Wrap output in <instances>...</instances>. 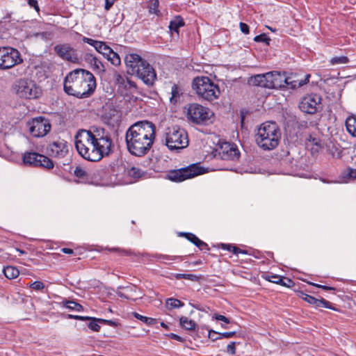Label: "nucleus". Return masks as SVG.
<instances>
[{
  "label": "nucleus",
  "mask_w": 356,
  "mask_h": 356,
  "mask_svg": "<svg viewBox=\"0 0 356 356\" xmlns=\"http://www.w3.org/2000/svg\"><path fill=\"white\" fill-rule=\"evenodd\" d=\"M156 138V127L152 122L143 120L131 125L126 131L125 141L129 152L136 156L146 155Z\"/></svg>",
  "instance_id": "nucleus-1"
},
{
  "label": "nucleus",
  "mask_w": 356,
  "mask_h": 356,
  "mask_svg": "<svg viewBox=\"0 0 356 356\" xmlns=\"http://www.w3.org/2000/svg\"><path fill=\"white\" fill-rule=\"evenodd\" d=\"M64 91L69 95L79 99L90 96L96 88L94 75L83 69H76L70 72L64 80Z\"/></svg>",
  "instance_id": "nucleus-2"
},
{
  "label": "nucleus",
  "mask_w": 356,
  "mask_h": 356,
  "mask_svg": "<svg viewBox=\"0 0 356 356\" xmlns=\"http://www.w3.org/2000/svg\"><path fill=\"white\" fill-rule=\"evenodd\" d=\"M124 60L129 73L136 74L147 85L154 83L156 79V74L147 60L134 53L127 54Z\"/></svg>",
  "instance_id": "nucleus-3"
},
{
  "label": "nucleus",
  "mask_w": 356,
  "mask_h": 356,
  "mask_svg": "<svg viewBox=\"0 0 356 356\" xmlns=\"http://www.w3.org/2000/svg\"><path fill=\"white\" fill-rule=\"evenodd\" d=\"M97 138L91 140L83 152L78 153L83 159L90 161H99L104 156H108L111 152L113 145L112 139L108 132L105 131L99 136L96 135Z\"/></svg>",
  "instance_id": "nucleus-4"
},
{
  "label": "nucleus",
  "mask_w": 356,
  "mask_h": 356,
  "mask_svg": "<svg viewBox=\"0 0 356 356\" xmlns=\"http://www.w3.org/2000/svg\"><path fill=\"white\" fill-rule=\"evenodd\" d=\"M97 138L91 140L83 152L78 153L83 159L90 161H99L104 156H108L111 152L113 145L112 139L108 132L105 131L99 136L96 135Z\"/></svg>",
  "instance_id": "nucleus-5"
},
{
  "label": "nucleus",
  "mask_w": 356,
  "mask_h": 356,
  "mask_svg": "<svg viewBox=\"0 0 356 356\" xmlns=\"http://www.w3.org/2000/svg\"><path fill=\"white\" fill-rule=\"evenodd\" d=\"M281 136V131L275 122H265L258 127L255 141L261 149L270 151L278 146Z\"/></svg>",
  "instance_id": "nucleus-6"
},
{
  "label": "nucleus",
  "mask_w": 356,
  "mask_h": 356,
  "mask_svg": "<svg viewBox=\"0 0 356 356\" xmlns=\"http://www.w3.org/2000/svg\"><path fill=\"white\" fill-rule=\"evenodd\" d=\"M192 88L200 97L207 101L218 99L220 94L218 86L204 76L194 78Z\"/></svg>",
  "instance_id": "nucleus-7"
},
{
  "label": "nucleus",
  "mask_w": 356,
  "mask_h": 356,
  "mask_svg": "<svg viewBox=\"0 0 356 356\" xmlns=\"http://www.w3.org/2000/svg\"><path fill=\"white\" fill-rule=\"evenodd\" d=\"M165 145L170 151L183 149L188 145L186 131L177 126L169 127L164 134Z\"/></svg>",
  "instance_id": "nucleus-8"
},
{
  "label": "nucleus",
  "mask_w": 356,
  "mask_h": 356,
  "mask_svg": "<svg viewBox=\"0 0 356 356\" xmlns=\"http://www.w3.org/2000/svg\"><path fill=\"white\" fill-rule=\"evenodd\" d=\"M213 115L212 111L197 103L189 104L187 106V118L193 123L207 124Z\"/></svg>",
  "instance_id": "nucleus-9"
},
{
  "label": "nucleus",
  "mask_w": 356,
  "mask_h": 356,
  "mask_svg": "<svg viewBox=\"0 0 356 356\" xmlns=\"http://www.w3.org/2000/svg\"><path fill=\"white\" fill-rule=\"evenodd\" d=\"M17 95L22 98L35 99L41 94L40 88L30 79H21L15 85Z\"/></svg>",
  "instance_id": "nucleus-10"
},
{
  "label": "nucleus",
  "mask_w": 356,
  "mask_h": 356,
  "mask_svg": "<svg viewBox=\"0 0 356 356\" xmlns=\"http://www.w3.org/2000/svg\"><path fill=\"white\" fill-rule=\"evenodd\" d=\"M105 131L102 128L95 127H92L89 130H79L74 136L75 147L77 152H83V149H85L86 147L91 143V140L97 138L96 135L99 136Z\"/></svg>",
  "instance_id": "nucleus-11"
},
{
  "label": "nucleus",
  "mask_w": 356,
  "mask_h": 356,
  "mask_svg": "<svg viewBox=\"0 0 356 356\" xmlns=\"http://www.w3.org/2000/svg\"><path fill=\"white\" fill-rule=\"evenodd\" d=\"M22 161L26 165L42 168L46 170H51L54 167V163L51 159L35 152H26L24 153Z\"/></svg>",
  "instance_id": "nucleus-12"
},
{
  "label": "nucleus",
  "mask_w": 356,
  "mask_h": 356,
  "mask_svg": "<svg viewBox=\"0 0 356 356\" xmlns=\"http://www.w3.org/2000/svg\"><path fill=\"white\" fill-rule=\"evenodd\" d=\"M204 172V170L198 165L193 164L185 168L170 171L168 174V177L171 181L181 182L186 179L202 175Z\"/></svg>",
  "instance_id": "nucleus-13"
},
{
  "label": "nucleus",
  "mask_w": 356,
  "mask_h": 356,
  "mask_svg": "<svg viewBox=\"0 0 356 356\" xmlns=\"http://www.w3.org/2000/svg\"><path fill=\"white\" fill-rule=\"evenodd\" d=\"M23 61L20 53L10 47H0V69L7 70Z\"/></svg>",
  "instance_id": "nucleus-14"
},
{
  "label": "nucleus",
  "mask_w": 356,
  "mask_h": 356,
  "mask_svg": "<svg viewBox=\"0 0 356 356\" xmlns=\"http://www.w3.org/2000/svg\"><path fill=\"white\" fill-rule=\"evenodd\" d=\"M26 125L30 134L35 138L45 136L51 128L49 120L42 116L31 119L27 122Z\"/></svg>",
  "instance_id": "nucleus-15"
},
{
  "label": "nucleus",
  "mask_w": 356,
  "mask_h": 356,
  "mask_svg": "<svg viewBox=\"0 0 356 356\" xmlns=\"http://www.w3.org/2000/svg\"><path fill=\"white\" fill-rule=\"evenodd\" d=\"M321 100L317 94L307 95L302 99L299 108L304 113L314 114L321 108Z\"/></svg>",
  "instance_id": "nucleus-16"
},
{
  "label": "nucleus",
  "mask_w": 356,
  "mask_h": 356,
  "mask_svg": "<svg viewBox=\"0 0 356 356\" xmlns=\"http://www.w3.org/2000/svg\"><path fill=\"white\" fill-rule=\"evenodd\" d=\"M216 155L223 160H236L240 156V152L236 145L228 142H221L216 149Z\"/></svg>",
  "instance_id": "nucleus-17"
},
{
  "label": "nucleus",
  "mask_w": 356,
  "mask_h": 356,
  "mask_svg": "<svg viewBox=\"0 0 356 356\" xmlns=\"http://www.w3.org/2000/svg\"><path fill=\"white\" fill-rule=\"evenodd\" d=\"M46 150L49 156L61 159L68 154L69 145L65 140L58 139L49 143Z\"/></svg>",
  "instance_id": "nucleus-18"
},
{
  "label": "nucleus",
  "mask_w": 356,
  "mask_h": 356,
  "mask_svg": "<svg viewBox=\"0 0 356 356\" xmlns=\"http://www.w3.org/2000/svg\"><path fill=\"white\" fill-rule=\"evenodd\" d=\"M55 53L62 59L73 63L79 62L77 51L69 44H57L54 47Z\"/></svg>",
  "instance_id": "nucleus-19"
},
{
  "label": "nucleus",
  "mask_w": 356,
  "mask_h": 356,
  "mask_svg": "<svg viewBox=\"0 0 356 356\" xmlns=\"http://www.w3.org/2000/svg\"><path fill=\"white\" fill-rule=\"evenodd\" d=\"M272 77L273 72H267L266 74H257L250 79V83L254 86L263 88H272Z\"/></svg>",
  "instance_id": "nucleus-20"
},
{
  "label": "nucleus",
  "mask_w": 356,
  "mask_h": 356,
  "mask_svg": "<svg viewBox=\"0 0 356 356\" xmlns=\"http://www.w3.org/2000/svg\"><path fill=\"white\" fill-rule=\"evenodd\" d=\"M83 42L95 47V50L102 54L105 58L108 56L112 49L103 41H98L92 38L83 37Z\"/></svg>",
  "instance_id": "nucleus-21"
},
{
  "label": "nucleus",
  "mask_w": 356,
  "mask_h": 356,
  "mask_svg": "<svg viewBox=\"0 0 356 356\" xmlns=\"http://www.w3.org/2000/svg\"><path fill=\"white\" fill-rule=\"evenodd\" d=\"M113 80L115 85H117L119 88L129 90L136 88V85L134 81L117 72H115L113 74Z\"/></svg>",
  "instance_id": "nucleus-22"
},
{
  "label": "nucleus",
  "mask_w": 356,
  "mask_h": 356,
  "mask_svg": "<svg viewBox=\"0 0 356 356\" xmlns=\"http://www.w3.org/2000/svg\"><path fill=\"white\" fill-rule=\"evenodd\" d=\"M306 145L310 148L313 154L318 153L323 149L321 139L312 134L309 135L306 138Z\"/></svg>",
  "instance_id": "nucleus-23"
},
{
  "label": "nucleus",
  "mask_w": 356,
  "mask_h": 356,
  "mask_svg": "<svg viewBox=\"0 0 356 356\" xmlns=\"http://www.w3.org/2000/svg\"><path fill=\"white\" fill-rule=\"evenodd\" d=\"M272 88H280L284 87L286 85H289V79L286 77L284 74L279 72H272Z\"/></svg>",
  "instance_id": "nucleus-24"
},
{
  "label": "nucleus",
  "mask_w": 356,
  "mask_h": 356,
  "mask_svg": "<svg viewBox=\"0 0 356 356\" xmlns=\"http://www.w3.org/2000/svg\"><path fill=\"white\" fill-rule=\"evenodd\" d=\"M302 299L310 305H314L316 307H325L329 309H333L331 306V303L325 299H316V298L308 295L303 294Z\"/></svg>",
  "instance_id": "nucleus-25"
},
{
  "label": "nucleus",
  "mask_w": 356,
  "mask_h": 356,
  "mask_svg": "<svg viewBox=\"0 0 356 356\" xmlns=\"http://www.w3.org/2000/svg\"><path fill=\"white\" fill-rule=\"evenodd\" d=\"M266 280L275 284L287 286H289V284L292 282L290 279L273 274L266 276Z\"/></svg>",
  "instance_id": "nucleus-26"
},
{
  "label": "nucleus",
  "mask_w": 356,
  "mask_h": 356,
  "mask_svg": "<svg viewBox=\"0 0 356 356\" xmlns=\"http://www.w3.org/2000/svg\"><path fill=\"white\" fill-rule=\"evenodd\" d=\"M185 25L184 19L180 15L175 16L170 22L169 24V29L170 31L179 33V29L183 27Z\"/></svg>",
  "instance_id": "nucleus-27"
},
{
  "label": "nucleus",
  "mask_w": 356,
  "mask_h": 356,
  "mask_svg": "<svg viewBox=\"0 0 356 356\" xmlns=\"http://www.w3.org/2000/svg\"><path fill=\"white\" fill-rule=\"evenodd\" d=\"M346 127L348 132L356 137V117L351 115L346 118Z\"/></svg>",
  "instance_id": "nucleus-28"
},
{
  "label": "nucleus",
  "mask_w": 356,
  "mask_h": 356,
  "mask_svg": "<svg viewBox=\"0 0 356 356\" xmlns=\"http://www.w3.org/2000/svg\"><path fill=\"white\" fill-rule=\"evenodd\" d=\"M3 273L6 278L13 280L17 278L19 275V270L13 266H8L3 268Z\"/></svg>",
  "instance_id": "nucleus-29"
},
{
  "label": "nucleus",
  "mask_w": 356,
  "mask_h": 356,
  "mask_svg": "<svg viewBox=\"0 0 356 356\" xmlns=\"http://www.w3.org/2000/svg\"><path fill=\"white\" fill-rule=\"evenodd\" d=\"M185 237L197 247L200 249H202L203 247H207V244L204 241L199 239L195 234L192 233H184L182 234Z\"/></svg>",
  "instance_id": "nucleus-30"
},
{
  "label": "nucleus",
  "mask_w": 356,
  "mask_h": 356,
  "mask_svg": "<svg viewBox=\"0 0 356 356\" xmlns=\"http://www.w3.org/2000/svg\"><path fill=\"white\" fill-rule=\"evenodd\" d=\"M179 323L182 327L188 330H193L196 325L194 321L185 316H181L179 318Z\"/></svg>",
  "instance_id": "nucleus-31"
},
{
  "label": "nucleus",
  "mask_w": 356,
  "mask_h": 356,
  "mask_svg": "<svg viewBox=\"0 0 356 356\" xmlns=\"http://www.w3.org/2000/svg\"><path fill=\"white\" fill-rule=\"evenodd\" d=\"M181 95V89L176 84H174L171 88V97H170V102L172 104H176L179 101Z\"/></svg>",
  "instance_id": "nucleus-32"
},
{
  "label": "nucleus",
  "mask_w": 356,
  "mask_h": 356,
  "mask_svg": "<svg viewBox=\"0 0 356 356\" xmlns=\"http://www.w3.org/2000/svg\"><path fill=\"white\" fill-rule=\"evenodd\" d=\"M63 306L70 310L76 311V312H81L83 310V307L78 302L72 300H63L62 302Z\"/></svg>",
  "instance_id": "nucleus-33"
},
{
  "label": "nucleus",
  "mask_w": 356,
  "mask_h": 356,
  "mask_svg": "<svg viewBox=\"0 0 356 356\" xmlns=\"http://www.w3.org/2000/svg\"><path fill=\"white\" fill-rule=\"evenodd\" d=\"M184 305L181 300L172 298H168L165 301V305L168 309L179 308L183 307Z\"/></svg>",
  "instance_id": "nucleus-34"
},
{
  "label": "nucleus",
  "mask_w": 356,
  "mask_h": 356,
  "mask_svg": "<svg viewBox=\"0 0 356 356\" xmlns=\"http://www.w3.org/2000/svg\"><path fill=\"white\" fill-rule=\"evenodd\" d=\"M106 58L115 66L120 65L121 60L119 55L115 52L113 49L109 53L108 56Z\"/></svg>",
  "instance_id": "nucleus-35"
},
{
  "label": "nucleus",
  "mask_w": 356,
  "mask_h": 356,
  "mask_svg": "<svg viewBox=\"0 0 356 356\" xmlns=\"http://www.w3.org/2000/svg\"><path fill=\"white\" fill-rule=\"evenodd\" d=\"M159 0H150L148 6L149 12L151 14H154L157 16L161 15V12L159 9Z\"/></svg>",
  "instance_id": "nucleus-36"
},
{
  "label": "nucleus",
  "mask_w": 356,
  "mask_h": 356,
  "mask_svg": "<svg viewBox=\"0 0 356 356\" xmlns=\"http://www.w3.org/2000/svg\"><path fill=\"white\" fill-rule=\"evenodd\" d=\"M88 58H90L91 63L94 65V67L99 70V71L104 72V66L102 63L97 59L95 56H93L92 54L87 55Z\"/></svg>",
  "instance_id": "nucleus-37"
},
{
  "label": "nucleus",
  "mask_w": 356,
  "mask_h": 356,
  "mask_svg": "<svg viewBox=\"0 0 356 356\" xmlns=\"http://www.w3.org/2000/svg\"><path fill=\"white\" fill-rule=\"evenodd\" d=\"M175 278L177 280L179 279H186L193 282H197L199 280V277L193 275V274H182V273H176L174 275Z\"/></svg>",
  "instance_id": "nucleus-38"
},
{
  "label": "nucleus",
  "mask_w": 356,
  "mask_h": 356,
  "mask_svg": "<svg viewBox=\"0 0 356 356\" xmlns=\"http://www.w3.org/2000/svg\"><path fill=\"white\" fill-rule=\"evenodd\" d=\"M143 173L144 172L142 170L136 167H131L127 170L128 175L134 179H138L140 177L143 175Z\"/></svg>",
  "instance_id": "nucleus-39"
},
{
  "label": "nucleus",
  "mask_w": 356,
  "mask_h": 356,
  "mask_svg": "<svg viewBox=\"0 0 356 356\" xmlns=\"http://www.w3.org/2000/svg\"><path fill=\"white\" fill-rule=\"evenodd\" d=\"M74 175L79 179H84L88 177L87 171L80 165L75 167Z\"/></svg>",
  "instance_id": "nucleus-40"
},
{
  "label": "nucleus",
  "mask_w": 356,
  "mask_h": 356,
  "mask_svg": "<svg viewBox=\"0 0 356 356\" xmlns=\"http://www.w3.org/2000/svg\"><path fill=\"white\" fill-rule=\"evenodd\" d=\"M349 61L348 58L345 56H336L331 59L330 62L332 65L346 64Z\"/></svg>",
  "instance_id": "nucleus-41"
},
{
  "label": "nucleus",
  "mask_w": 356,
  "mask_h": 356,
  "mask_svg": "<svg viewBox=\"0 0 356 356\" xmlns=\"http://www.w3.org/2000/svg\"><path fill=\"white\" fill-rule=\"evenodd\" d=\"M99 318H92L90 319V322L88 324V327L95 332H99L100 330V325L98 324V323H100L98 321Z\"/></svg>",
  "instance_id": "nucleus-42"
},
{
  "label": "nucleus",
  "mask_w": 356,
  "mask_h": 356,
  "mask_svg": "<svg viewBox=\"0 0 356 356\" xmlns=\"http://www.w3.org/2000/svg\"><path fill=\"white\" fill-rule=\"evenodd\" d=\"M106 250H108V251H111V252H116L119 254V255H122V256H129V255H131V254L130 250H125V249H121L119 248H106Z\"/></svg>",
  "instance_id": "nucleus-43"
},
{
  "label": "nucleus",
  "mask_w": 356,
  "mask_h": 356,
  "mask_svg": "<svg viewBox=\"0 0 356 356\" xmlns=\"http://www.w3.org/2000/svg\"><path fill=\"white\" fill-rule=\"evenodd\" d=\"M309 78H310V74H307V75H305V77L304 79L293 81V82L294 83V84H292L291 86L293 88L302 86L309 82Z\"/></svg>",
  "instance_id": "nucleus-44"
},
{
  "label": "nucleus",
  "mask_w": 356,
  "mask_h": 356,
  "mask_svg": "<svg viewBox=\"0 0 356 356\" xmlns=\"http://www.w3.org/2000/svg\"><path fill=\"white\" fill-rule=\"evenodd\" d=\"M212 334L220 335V337L219 338L227 339V338H231L233 336H234L236 332H223V333H219V332H216L214 331H209V337H211V334Z\"/></svg>",
  "instance_id": "nucleus-45"
},
{
  "label": "nucleus",
  "mask_w": 356,
  "mask_h": 356,
  "mask_svg": "<svg viewBox=\"0 0 356 356\" xmlns=\"http://www.w3.org/2000/svg\"><path fill=\"white\" fill-rule=\"evenodd\" d=\"M29 287L35 291H41L44 288V284L40 281H35L30 284Z\"/></svg>",
  "instance_id": "nucleus-46"
},
{
  "label": "nucleus",
  "mask_w": 356,
  "mask_h": 356,
  "mask_svg": "<svg viewBox=\"0 0 356 356\" xmlns=\"http://www.w3.org/2000/svg\"><path fill=\"white\" fill-rule=\"evenodd\" d=\"M254 40L257 42H266L268 44L270 39L268 38L267 35L265 33L260 34L254 37Z\"/></svg>",
  "instance_id": "nucleus-47"
},
{
  "label": "nucleus",
  "mask_w": 356,
  "mask_h": 356,
  "mask_svg": "<svg viewBox=\"0 0 356 356\" xmlns=\"http://www.w3.org/2000/svg\"><path fill=\"white\" fill-rule=\"evenodd\" d=\"M98 321L100 323H102L104 324H106L109 326L114 327H118L119 325L118 322L113 321V320H106V319L99 318Z\"/></svg>",
  "instance_id": "nucleus-48"
},
{
  "label": "nucleus",
  "mask_w": 356,
  "mask_h": 356,
  "mask_svg": "<svg viewBox=\"0 0 356 356\" xmlns=\"http://www.w3.org/2000/svg\"><path fill=\"white\" fill-rule=\"evenodd\" d=\"M235 342H231L227 346V352L230 355L236 353Z\"/></svg>",
  "instance_id": "nucleus-49"
},
{
  "label": "nucleus",
  "mask_w": 356,
  "mask_h": 356,
  "mask_svg": "<svg viewBox=\"0 0 356 356\" xmlns=\"http://www.w3.org/2000/svg\"><path fill=\"white\" fill-rule=\"evenodd\" d=\"M158 258L165 260V261H173V260H175L177 258V256L165 255V254H160L158 256Z\"/></svg>",
  "instance_id": "nucleus-50"
},
{
  "label": "nucleus",
  "mask_w": 356,
  "mask_h": 356,
  "mask_svg": "<svg viewBox=\"0 0 356 356\" xmlns=\"http://www.w3.org/2000/svg\"><path fill=\"white\" fill-rule=\"evenodd\" d=\"M239 26L241 32L243 33L248 34L249 33V26L245 23L240 22Z\"/></svg>",
  "instance_id": "nucleus-51"
},
{
  "label": "nucleus",
  "mask_w": 356,
  "mask_h": 356,
  "mask_svg": "<svg viewBox=\"0 0 356 356\" xmlns=\"http://www.w3.org/2000/svg\"><path fill=\"white\" fill-rule=\"evenodd\" d=\"M132 315H133L136 318H137V319H138V320H140V321H143V323H145V321H147V316H143V315H141V314H138V313H137V312H133V313H132Z\"/></svg>",
  "instance_id": "nucleus-52"
},
{
  "label": "nucleus",
  "mask_w": 356,
  "mask_h": 356,
  "mask_svg": "<svg viewBox=\"0 0 356 356\" xmlns=\"http://www.w3.org/2000/svg\"><path fill=\"white\" fill-rule=\"evenodd\" d=\"M214 318L218 321H221L226 323H229V319L223 315H215Z\"/></svg>",
  "instance_id": "nucleus-53"
},
{
  "label": "nucleus",
  "mask_w": 356,
  "mask_h": 356,
  "mask_svg": "<svg viewBox=\"0 0 356 356\" xmlns=\"http://www.w3.org/2000/svg\"><path fill=\"white\" fill-rule=\"evenodd\" d=\"M116 0H105V10H109Z\"/></svg>",
  "instance_id": "nucleus-54"
},
{
  "label": "nucleus",
  "mask_w": 356,
  "mask_h": 356,
  "mask_svg": "<svg viewBox=\"0 0 356 356\" xmlns=\"http://www.w3.org/2000/svg\"><path fill=\"white\" fill-rule=\"evenodd\" d=\"M28 3L30 6L35 8L36 10H39L38 2L36 0H29Z\"/></svg>",
  "instance_id": "nucleus-55"
},
{
  "label": "nucleus",
  "mask_w": 356,
  "mask_h": 356,
  "mask_svg": "<svg viewBox=\"0 0 356 356\" xmlns=\"http://www.w3.org/2000/svg\"><path fill=\"white\" fill-rule=\"evenodd\" d=\"M232 252L235 254H246L247 253V252L245 250H243L237 247L233 248V250H232Z\"/></svg>",
  "instance_id": "nucleus-56"
},
{
  "label": "nucleus",
  "mask_w": 356,
  "mask_h": 356,
  "mask_svg": "<svg viewBox=\"0 0 356 356\" xmlns=\"http://www.w3.org/2000/svg\"><path fill=\"white\" fill-rule=\"evenodd\" d=\"M348 175L350 178L356 179V169H349Z\"/></svg>",
  "instance_id": "nucleus-57"
},
{
  "label": "nucleus",
  "mask_w": 356,
  "mask_h": 356,
  "mask_svg": "<svg viewBox=\"0 0 356 356\" xmlns=\"http://www.w3.org/2000/svg\"><path fill=\"white\" fill-rule=\"evenodd\" d=\"M221 247L223 250H227L229 252H232V250H233V248H235L236 246H233L229 244H222Z\"/></svg>",
  "instance_id": "nucleus-58"
},
{
  "label": "nucleus",
  "mask_w": 356,
  "mask_h": 356,
  "mask_svg": "<svg viewBox=\"0 0 356 356\" xmlns=\"http://www.w3.org/2000/svg\"><path fill=\"white\" fill-rule=\"evenodd\" d=\"M314 285L318 288L323 289V290H326V291L334 290V288L331 287V286H327L321 285V284H314Z\"/></svg>",
  "instance_id": "nucleus-59"
},
{
  "label": "nucleus",
  "mask_w": 356,
  "mask_h": 356,
  "mask_svg": "<svg viewBox=\"0 0 356 356\" xmlns=\"http://www.w3.org/2000/svg\"><path fill=\"white\" fill-rule=\"evenodd\" d=\"M61 252L65 253V254H73L74 251L72 249H70V248H63L61 249Z\"/></svg>",
  "instance_id": "nucleus-60"
},
{
  "label": "nucleus",
  "mask_w": 356,
  "mask_h": 356,
  "mask_svg": "<svg viewBox=\"0 0 356 356\" xmlns=\"http://www.w3.org/2000/svg\"><path fill=\"white\" fill-rule=\"evenodd\" d=\"M147 321H146L145 323V324H147V325H153V324H154V323H156V319L152 318H149V317H147Z\"/></svg>",
  "instance_id": "nucleus-61"
},
{
  "label": "nucleus",
  "mask_w": 356,
  "mask_h": 356,
  "mask_svg": "<svg viewBox=\"0 0 356 356\" xmlns=\"http://www.w3.org/2000/svg\"><path fill=\"white\" fill-rule=\"evenodd\" d=\"M74 319H77V320H81V321H86V320L90 319L91 317H89V316H74Z\"/></svg>",
  "instance_id": "nucleus-62"
},
{
  "label": "nucleus",
  "mask_w": 356,
  "mask_h": 356,
  "mask_svg": "<svg viewBox=\"0 0 356 356\" xmlns=\"http://www.w3.org/2000/svg\"><path fill=\"white\" fill-rule=\"evenodd\" d=\"M170 338H171V339H175V340H177V341H181V337H179V336H178V335H177V334H173V333H172V334H170Z\"/></svg>",
  "instance_id": "nucleus-63"
},
{
  "label": "nucleus",
  "mask_w": 356,
  "mask_h": 356,
  "mask_svg": "<svg viewBox=\"0 0 356 356\" xmlns=\"http://www.w3.org/2000/svg\"><path fill=\"white\" fill-rule=\"evenodd\" d=\"M161 327H163L165 329H168V325L165 323H164L163 322L161 323Z\"/></svg>",
  "instance_id": "nucleus-64"
}]
</instances>
